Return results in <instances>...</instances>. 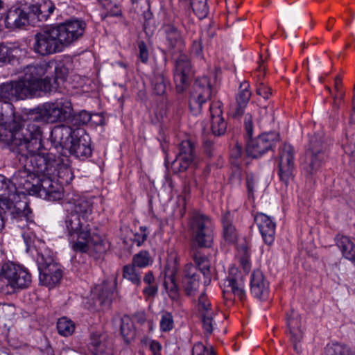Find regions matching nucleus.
<instances>
[{
	"label": "nucleus",
	"mask_w": 355,
	"mask_h": 355,
	"mask_svg": "<svg viewBox=\"0 0 355 355\" xmlns=\"http://www.w3.org/2000/svg\"><path fill=\"white\" fill-rule=\"evenodd\" d=\"M73 112L71 100L67 97L57 98L31 110L28 119L23 124L6 122L8 127L15 132V140H29L28 146L32 152L40 150L42 146L41 125L63 122L69 119Z\"/></svg>",
	"instance_id": "nucleus-1"
},
{
	"label": "nucleus",
	"mask_w": 355,
	"mask_h": 355,
	"mask_svg": "<svg viewBox=\"0 0 355 355\" xmlns=\"http://www.w3.org/2000/svg\"><path fill=\"white\" fill-rule=\"evenodd\" d=\"M92 213V202L79 198L73 203L71 213L65 218V232L71 249L76 252H90L95 259H99L107 249L106 242L100 234L93 232L87 218Z\"/></svg>",
	"instance_id": "nucleus-2"
},
{
	"label": "nucleus",
	"mask_w": 355,
	"mask_h": 355,
	"mask_svg": "<svg viewBox=\"0 0 355 355\" xmlns=\"http://www.w3.org/2000/svg\"><path fill=\"white\" fill-rule=\"evenodd\" d=\"M19 153L17 158L21 168L10 178L15 193L19 196L35 195V187L40 182L41 173H52L55 171L56 155L52 153L32 152L28 146L29 140H17Z\"/></svg>",
	"instance_id": "nucleus-3"
},
{
	"label": "nucleus",
	"mask_w": 355,
	"mask_h": 355,
	"mask_svg": "<svg viewBox=\"0 0 355 355\" xmlns=\"http://www.w3.org/2000/svg\"><path fill=\"white\" fill-rule=\"evenodd\" d=\"M53 71V63L40 62L27 65L24 69V75L17 81L20 87L25 93L26 98H31L40 92L51 93L55 89V84L52 83V78L47 74Z\"/></svg>",
	"instance_id": "nucleus-4"
},
{
	"label": "nucleus",
	"mask_w": 355,
	"mask_h": 355,
	"mask_svg": "<svg viewBox=\"0 0 355 355\" xmlns=\"http://www.w3.org/2000/svg\"><path fill=\"white\" fill-rule=\"evenodd\" d=\"M17 81L3 83L0 85V101L4 105L0 106V139L5 138L13 139L15 140V132L10 130L8 124L15 122L21 124L19 116H16L15 108L10 101L24 100L26 98L24 89L20 87Z\"/></svg>",
	"instance_id": "nucleus-5"
},
{
	"label": "nucleus",
	"mask_w": 355,
	"mask_h": 355,
	"mask_svg": "<svg viewBox=\"0 0 355 355\" xmlns=\"http://www.w3.org/2000/svg\"><path fill=\"white\" fill-rule=\"evenodd\" d=\"M0 209L17 221L33 222L34 215L28 198L15 193L10 179L3 175H0Z\"/></svg>",
	"instance_id": "nucleus-6"
},
{
	"label": "nucleus",
	"mask_w": 355,
	"mask_h": 355,
	"mask_svg": "<svg viewBox=\"0 0 355 355\" xmlns=\"http://www.w3.org/2000/svg\"><path fill=\"white\" fill-rule=\"evenodd\" d=\"M32 283V275L23 266L11 261L4 263L0 270V292L12 295L28 288Z\"/></svg>",
	"instance_id": "nucleus-7"
},
{
	"label": "nucleus",
	"mask_w": 355,
	"mask_h": 355,
	"mask_svg": "<svg viewBox=\"0 0 355 355\" xmlns=\"http://www.w3.org/2000/svg\"><path fill=\"white\" fill-rule=\"evenodd\" d=\"M329 147L322 134L315 133L309 137L306 157L301 165L302 172L306 178L312 177L320 170L327 157Z\"/></svg>",
	"instance_id": "nucleus-8"
},
{
	"label": "nucleus",
	"mask_w": 355,
	"mask_h": 355,
	"mask_svg": "<svg viewBox=\"0 0 355 355\" xmlns=\"http://www.w3.org/2000/svg\"><path fill=\"white\" fill-rule=\"evenodd\" d=\"M192 249L211 248L214 242V227L211 218L200 212L193 213L189 221Z\"/></svg>",
	"instance_id": "nucleus-9"
},
{
	"label": "nucleus",
	"mask_w": 355,
	"mask_h": 355,
	"mask_svg": "<svg viewBox=\"0 0 355 355\" xmlns=\"http://www.w3.org/2000/svg\"><path fill=\"white\" fill-rule=\"evenodd\" d=\"M58 33L54 26L37 33L33 44L34 53L44 57L63 51L64 47L60 40Z\"/></svg>",
	"instance_id": "nucleus-10"
},
{
	"label": "nucleus",
	"mask_w": 355,
	"mask_h": 355,
	"mask_svg": "<svg viewBox=\"0 0 355 355\" xmlns=\"http://www.w3.org/2000/svg\"><path fill=\"white\" fill-rule=\"evenodd\" d=\"M279 140V135L277 132H267L257 137L248 138L246 143V154L252 159L261 158L270 150H273Z\"/></svg>",
	"instance_id": "nucleus-11"
},
{
	"label": "nucleus",
	"mask_w": 355,
	"mask_h": 355,
	"mask_svg": "<svg viewBox=\"0 0 355 355\" xmlns=\"http://www.w3.org/2000/svg\"><path fill=\"white\" fill-rule=\"evenodd\" d=\"M54 27L59 32L60 40L65 49L83 36L87 24L83 19L74 17L54 25Z\"/></svg>",
	"instance_id": "nucleus-12"
},
{
	"label": "nucleus",
	"mask_w": 355,
	"mask_h": 355,
	"mask_svg": "<svg viewBox=\"0 0 355 355\" xmlns=\"http://www.w3.org/2000/svg\"><path fill=\"white\" fill-rule=\"evenodd\" d=\"M295 149L290 144L285 143L279 148L277 175L286 186L295 177Z\"/></svg>",
	"instance_id": "nucleus-13"
},
{
	"label": "nucleus",
	"mask_w": 355,
	"mask_h": 355,
	"mask_svg": "<svg viewBox=\"0 0 355 355\" xmlns=\"http://www.w3.org/2000/svg\"><path fill=\"white\" fill-rule=\"evenodd\" d=\"M178 153L173 161L171 167L174 173L186 171L190 166L196 165L197 153L196 144L190 140L182 141L178 145Z\"/></svg>",
	"instance_id": "nucleus-14"
},
{
	"label": "nucleus",
	"mask_w": 355,
	"mask_h": 355,
	"mask_svg": "<svg viewBox=\"0 0 355 355\" xmlns=\"http://www.w3.org/2000/svg\"><path fill=\"white\" fill-rule=\"evenodd\" d=\"M212 88L209 78L205 76L197 78L189 98V108L193 114L200 113L202 105L210 100Z\"/></svg>",
	"instance_id": "nucleus-15"
},
{
	"label": "nucleus",
	"mask_w": 355,
	"mask_h": 355,
	"mask_svg": "<svg viewBox=\"0 0 355 355\" xmlns=\"http://www.w3.org/2000/svg\"><path fill=\"white\" fill-rule=\"evenodd\" d=\"M58 164V160L55 164V171L50 174L41 173L40 182L35 187V196L49 200L57 201L62 198L63 189L60 184L52 180L51 176L56 171V166Z\"/></svg>",
	"instance_id": "nucleus-16"
},
{
	"label": "nucleus",
	"mask_w": 355,
	"mask_h": 355,
	"mask_svg": "<svg viewBox=\"0 0 355 355\" xmlns=\"http://www.w3.org/2000/svg\"><path fill=\"white\" fill-rule=\"evenodd\" d=\"M71 155L85 160L92 154L91 138L83 128H75V137L71 140L69 148Z\"/></svg>",
	"instance_id": "nucleus-17"
},
{
	"label": "nucleus",
	"mask_w": 355,
	"mask_h": 355,
	"mask_svg": "<svg viewBox=\"0 0 355 355\" xmlns=\"http://www.w3.org/2000/svg\"><path fill=\"white\" fill-rule=\"evenodd\" d=\"M223 295L232 294L240 300L245 299L244 279L236 267L229 269L228 276L225 279L223 288Z\"/></svg>",
	"instance_id": "nucleus-18"
},
{
	"label": "nucleus",
	"mask_w": 355,
	"mask_h": 355,
	"mask_svg": "<svg viewBox=\"0 0 355 355\" xmlns=\"http://www.w3.org/2000/svg\"><path fill=\"white\" fill-rule=\"evenodd\" d=\"M191 72V64L188 57L181 54L175 60L173 72L174 82L178 93L184 91L189 83V77Z\"/></svg>",
	"instance_id": "nucleus-19"
},
{
	"label": "nucleus",
	"mask_w": 355,
	"mask_h": 355,
	"mask_svg": "<svg viewBox=\"0 0 355 355\" xmlns=\"http://www.w3.org/2000/svg\"><path fill=\"white\" fill-rule=\"evenodd\" d=\"M250 289L252 295L260 301H266L269 298L270 282L259 269L251 274Z\"/></svg>",
	"instance_id": "nucleus-20"
},
{
	"label": "nucleus",
	"mask_w": 355,
	"mask_h": 355,
	"mask_svg": "<svg viewBox=\"0 0 355 355\" xmlns=\"http://www.w3.org/2000/svg\"><path fill=\"white\" fill-rule=\"evenodd\" d=\"M286 320L290 334V340L293 344L295 351L299 353L301 350L299 343L303 338L301 316L297 311L291 310L286 313Z\"/></svg>",
	"instance_id": "nucleus-21"
},
{
	"label": "nucleus",
	"mask_w": 355,
	"mask_h": 355,
	"mask_svg": "<svg viewBox=\"0 0 355 355\" xmlns=\"http://www.w3.org/2000/svg\"><path fill=\"white\" fill-rule=\"evenodd\" d=\"M201 276H202V272L194 265L192 263L185 265L182 283L187 295L192 296L195 295L202 282Z\"/></svg>",
	"instance_id": "nucleus-22"
},
{
	"label": "nucleus",
	"mask_w": 355,
	"mask_h": 355,
	"mask_svg": "<svg viewBox=\"0 0 355 355\" xmlns=\"http://www.w3.org/2000/svg\"><path fill=\"white\" fill-rule=\"evenodd\" d=\"M259 230L266 244L270 245L274 243L275 236V221L263 213H257L254 218Z\"/></svg>",
	"instance_id": "nucleus-23"
},
{
	"label": "nucleus",
	"mask_w": 355,
	"mask_h": 355,
	"mask_svg": "<svg viewBox=\"0 0 355 355\" xmlns=\"http://www.w3.org/2000/svg\"><path fill=\"white\" fill-rule=\"evenodd\" d=\"M55 9V4L51 0H44L40 3L32 4L28 7V14L32 26L37 21H46Z\"/></svg>",
	"instance_id": "nucleus-24"
},
{
	"label": "nucleus",
	"mask_w": 355,
	"mask_h": 355,
	"mask_svg": "<svg viewBox=\"0 0 355 355\" xmlns=\"http://www.w3.org/2000/svg\"><path fill=\"white\" fill-rule=\"evenodd\" d=\"M3 19L6 28L10 29L21 28L27 24L32 25L28 12H25L19 7L7 9Z\"/></svg>",
	"instance_id": "nucleus-25"
},
{
	"label": "nucleus",
	"mask_w": 355,
	"mask_h": 355,
	"mask_svg": "<svg viewBox=\"0 0 355 355\" xmlns=\"http://www.w3.org/2000/svg\"><path fill=\"white\" fill-rule=\"evenodd\" d=\"M221 103L214 102L209 106L211 119V129L214 135L220 137L227 131V123L223 117Z\"/></svg>",
	"instance_id": "nucleus-26"
},
{
	"label": "nucleus",
	"mask_w": 355,
	"mask_h": 355,
	"mask_svg": "<svg viewBox=\"0 0 355 355\" xmlns=\"http://www.w3.org/2000/svg\"><path fill=\"white\" fill-rule=\"evenodd\" d=\"M198 311L202 318V327L205 333L210 335L213 332V315L211 303L205 293L198 298Z\"/></svg>",
	"instance_id": "nucleus-27"
},
{
	"label": "nucleus",
	"mask_w": 355,
	"mask_h": 355,
	"mask_svg": "<svg viewBox=\"0 0 355 355\" xmlns=\"http://www.w3.org/2000/svg\"><path fill=\"white\" fill-rule=\"evenodd\" d=\"M73 137H75V129L69 125H56L51 132V139L55 148H60L62 150Z\"/></svg>",
	"instance_id": "nucleus-28"
},
{
	"label": "nucleus",
	"mask_w": 355,
	"mask_h": 355,
	"mask_svg": "<svg viewBox=\"0 0 355 355\" xmlns=\"http://www.w3.org/2000/svg\"><path fill=\"white\" fill-rule=\"evenodd\" d=\"M199 249H193V259L196 264V268H198L199 271L202 272L203 277V284L205 286H207L211 282V264L209 259L204 254H202Z\"/></svg>",
	"instance_id": "nucleus-29"
},
{
	"label": "nucleus",
	"mask_w": 355,
	"mask_h": 355,
	"mask_svg": "<svg viewBox=\"0 0 355 355\" xmlns=\"http://www.w3.org/2000/svg\"><path fill=\"white\" fill-rule=\"evenodd\" d=\"M251 96L252 92L250 90L249 83L247 81L242 82L236 96V105L234 112V117H239L243 114Z\"/></svg>",
	"instance_id": "nucleus-30"
},
{
	"label": "nucleus",
	"mask_w": 355,
	"mask_h": 355,
	"mask_svg": "<svg viewBox=\"0 0 355 355\" xmlns=\"http://www.w3.org/2000/svg\"><path fill=\"white\" fill-rule=\"evenodd\" d=\"M336 246L341 252L342 256L349 260L355 266V244L349 237L337 234L335 237Z\"/></svg>",
	"instance_id": "nucleus-31"
},
{
	"label": "nucleus",
	"mask_w": 355,
	"mask_h": 355,
	"mask_svg": "<svg viewBox=\"0 0 355 355\" xmlns=\"http://www.w3.org/2000/svg\"><path fill=\"white\" fill-rule=\"evenodd\" d=\"M141 282L144 284L142 294L146 301L154 300L158 295L159 284L156 280L154 272L149 270L144 274Z\"/></svg>",
	"instance_id": "nucleus-32"
},
{
	"label": "nucleus",
	"mask_w": 355,
	"mask_h": 355,
	"mask_svg": "<svg viewBox=\"0 0 355 355\" xmlns=\"http://www.w3.org/2000/svg\"><path fill=\"white\" fill-rule=\"evenodd\" d=\"M62 278L61 268L46 269L39 271V280L42 285L49 288H53L58 285Z\"/></svg>",
	"instance_id": "nucleus-33"
},
{
	"label": "nucleus",
	"mask_w": 355,
	"mask_h": 355,
	"mask_svg": "<svg viewBox=\"0 0 355 355\" xmlns=\"http://www.w3.org/2000/svg\"><path fill=\"white\" fill-rule=\"evenodd\" d=\"M87 349L92 355H104L107 349L105 337L97 333L92 334Z\"/></svg>",
	"instance_id": "nucleus-34"
},
{
	"label": "nucleus",
	"mask_w": 355,
	"mask_h": 355,
	"mask_svg": "<svg viewBox=\"0 0 355 355\" xmlns=\"http://www.w3.org/2000/svg\"><path fill=\"white\" fill-rule=\"evenodd\" d=\"M223 227V237L225 241L234 243L237 238V232L233 225V216L230 211L225 213L221 218Z\"/></svg>",
	"instance_id": "nucleus-35"
},
{
	"label": "nucleus",
	"mask_w": 355,
	"mask_h": 355,
	"mask_svg": "<svg viewBox=\"0 0 355 355\" xmlns=\"http://www.w3.org/2000/svg\"><path fill=\"white\" fill-rule=\"evenodd\" d=\"M166 45L171 50L180 46L183 44V40L180 32L172 24H167L164 27Z\"/></svg>",
	"instance_id": "nucleus-36"
},
{
	"label": "nucleus",
	"mask_w": 355,
	"mask_h": 355,
	"mask_svg": "<svg viewBox=\"0 0 355 355\" xmlns=\"http://www.w3.org/2000/svg\"><path fill=\"white\" fill-rule=\"evenodd\" d=\"M181 6L185 9L191 7L193 13L200 19L205 18L209 13V7L207 0H187L180 1Z\"/></svg>",
	"instance_id": "nucleus-37"
},
{
	"label": "nucleus",
	"mask_w": 355,
	"mask_h": 355,
	"mask_svg": "<svg viewBox=\"0 0 355 355\" xmlns=\"http://www.w3.org/2000/svg\"><path fill=\"white\" fill-rule=\"evenodd\" d=\"M153 90L156 95H164L170 83L163 71H155L151 80Z\"/></svg>",
	"instance_id": "nucleus-38"
},
{
	"label": "nucleus",
	"mask_w": 355,
	"mask_h": 355,
	"mask_svg": "<svg viewBox=\"0 0 355 355\" xmlns=\"http://www.w3.org/2000/svg\"><path fill=\"white\" fill-rule=\"evenodd\" d=\"M164 287L168 293L169 298L173 301H178L180 298V289L175 279V272L171 271L166 273Z\"/></svg>",
	"instance_id": "nucleus-39"
},
{
	"label": "nucleus",
	"mask_w": 355,
	"mask_h": 355,
	"mask_svg": "<svg viewBox=\"0 0 355 355\" xmlns=\"http://www.w3.org/2000/svg\"><path fill=\"white\" fill-rule=\"evenodd\" d=\"M120 332L126 343L134 339L136 331L133 321L128 315H124L121 318Z\"/></svg>",
	"instance_id": "nucleus-40"
},
{
	"label": "nucleus",
	"mask_w": 355,
	"mask_h": 355,
	"mask_svg": "<svg viewBox=\"0 0 355 355\" xmlns=\"http://www.w3.org/2000/svg\"><path fill=\"white\" fill-rule=\"evenodd\" d=\"M37 264L39 271L61 268L60 265L55 261L53 256L49 251H44L38 254Z\"/></svg>",
	"instance_id": "nucleus-41"
},
{
	"label": "nucleus",
	"mask_w": 355,
	"mask_h": 355,
	"mask_svg": "<svg viewBox=\"0 0 355 355\" xmlns=\"http://www.w3.org/2000/svg\"><path fill=\"white\" fill-rule=\"evenodd\" d=\"M137 267L132 263L125 265L123 267V277L130 281L136 287L141 286V277L140 272L136 268Z\"/></svg>",
	"instance_id": "nucleus-42"
},
{
	"label": "nucleus",
	"mask_w": 355,
	"mask_h": 355,
	"mask_svg": "<svg viewBox=\"0 0 355 355\" xmlns=\"http://www.w3.org/2000/svg\"><path fill=\"white\" fill-rule=\"evenodd\" d=\"M325 355H355V351L347 345L334 343L327 345Z\"/></svg>",
	"instance_id": "nucleus-43"
},
{
	"label": "nucleus",
	"mask_w": 355,
	"mask_h": 355,
	"mask_svg": "<svg viewBox=\"0 0 355 355\" xmlns=\"http://www.w3.org/2000/svg\"><path fill=\"white\" fill-rule=\"evenodd\" d=\"M75 323L67 317H62L57 322L58 334L64 337H68L75 331Z\"/></svg>",
	"instance_id": "nucleus-44"
},
{
	"label": "nucleus",
	"mask_w": 355,
	"mask_h": 355,
	"mask_svg": "<svg viewBox=\"0 0 355 355\" xmlns=\"http://www.w3.org/2000/svg\"><path fill=\"white\" fill-rule=\"evenodd\" d=\"M153 263V259L147 250H141L135 254L132 259V264L139 268H146Z\"/></svg>",
	"instance_id": "nucleus-45"
},
{
	"label": "nucleus",
	"mask_w": 355,
	"mask_h": 355,
	"mask_svg": "<svg viewBox=\"0 0 355 355\" xmlns=\"http://www.w3.org/2000/svg\"><path fill=\"white\" fill-rule=\"evenodd\" d=\"M159 329L161 332H170L175 327L173 314L166 311L161 312Z\"/></svg>",
	"instance_id": "nucleus-46"
},
{
	"label": "nucleus",
	"mask_w": 355,
	"mask_h": 355,
	"mask_svg": "<svg viewBox=\"0 0 355 355\" xmlns=\"http://www.w3.org/2000/svg\"><path fill=\"white\" fill-rule=\"evenodd\" d=\"M55 76L52 78V83L55 84V89L53 92L57 90L59 85V80L64 82L69 73L68 68L63 63L57 64L53 68Z\"/></svg>",
	"instance_id": "nucleus-47"
},
{
	"label": "nucleus",
	"mask_w": 355,
	"mask_h": 355,
	"mask_svg": "<svg viewBox=\"0 0 355 355\" xmlns=\"http://www.w3.org/2000/svg\"><path fill=\"white\" fill-rule=\"evenodd\" d=\"M71 125L78 127L87 124L92 119V114L86 110H81L78 113L71 114Z\"/></svg>",
	"instance_id": "nucleus-48"
},
{
	"label": "nucleus",
	"mask_w": 355,
	"mask_h": 355,
	"mask_svg": "<svg viewBox=\"0 0 355 355\" xmlns=\"http://www.w3.org/2000/svg\"><path fill=\"white\" fill-rule=\"evenodd\" d=\"M103 9L104 12L101 14L103 19L107 17H119L122 15V11L119 6L112 1L106 3Z\"/></svg>",
	"instance_id": "nucleus-49"
},
{
	"label": "nucleus",
	"mask_w": 355,
	"mask_h": 355,
	"mask_svg": "<svg viewBox=\"0 0 355 355\" xmlns=\"http://www.w3.org/2000/svg\"><path fill=\"white\" fill-rule=\"evenodd\" d=\"M138 60L144 64H147L150 58V49L146 42L143 40L137 42Z\"/></svg>",
	"instance_id": "nucleus-50"
},
{
	"label": "nucleus",
	"mask_w": 355,
	"mask_h": 355,
	"mask_svg": "<svg viewBox=\"0 0 355 355\" xmlns=\"http://www.w3.org/2000/svg\"><path fill=\"white\" fill-rule=\"evenodd\" d=\"M149 232L146 226H140L139 232H135L132 242L136 244L137 247H141L148 237Z\"/></svg>",
	"instance_id": "nucleus-51"
},
{
	"label": "nucleus",
	"mask_w": 355,
	"mask_h": 355,
	"mask_svg": "<svg viewBox=\"0 0 355 355\" xmlns=\"http://www.w3.org/2000/svg\"><path fill=\"white\" fill-rule=\"evenodd\" d=\"M192 355H216V354L211 346L206 347L201 342H198L192 348Z\"/></svg>",
	"instance_id": "nucleus-52"
},
{
	"label": "nucleus",
	"mask_w": 355,
	"mask_h": 355,
	"mask_svg": "<svg viewBox=\"0 0 355 355\" xmlns=\"http://www.w3.org/2000/svg\"><path fill=\"white\" fill-rule=\"evenodd\" d=\"M241 165L240 162L235 163V168L232 171L230 178L229 182L232 185L241 184L242 181V171L239 166Z\"/></svg>",
	"instance_id": "nucleus-53"
},
{
	"label": "nucleus",
	"mask_w": 355,
	"mask_h": 355,
	"mask_svg": "<svg viewBox=\"0 0 355 355\" xmlns=\"http://www.w3.org/2000/svg\"><path fill=\"white\" fill-rule=\"evenodd\" d=\"M191 54L198 59L203 58V47L200 38L193 41L191 46Z\"/></svg>",
	"instance_id": "nucleus-54"
},
{
	"label": "nucleus",
	"mask_w": 355,
	"mask_h": 355,
	"mask_svg": "<svg viewBox=\"0 0 355 355\" xmlns=\"http://www.w3.org/2000/svg\"><path fill=\"white\" fill-rule=\"evenodd\" d=\"M243 124L246 132V137H252L254 131V120L253 116L250 113L245 114Z\"/></svg>",
	"instance_id": "nucleus-55"
},
{
	"label": "nucleus",
	"mask_w": 355,
	"mask_h": 355,
	"mask_svg": "<svg viewBox=\"0 0 355 355\" xmlns=\"http://www.w3.org/2000/svg\"><path fill=\"white\" fill-rule=\"evenodd\" d=\"M111 291L107 289L105 285H103L98 293V298L101 300V304L109 303L111 301Z\"/></svg>",
	"instance_id": "nucleus-56"
},
{
	"label": "nucleus",
	"mask_w": 355,
	"mask_h": 355,
	"mask_svg": "<svg viewBox=\"0 0 355 355\" xmlns=\"http://www.w3.org/2000/svg\"><path fill=\"white\" fill-rule=\"evenodd\" d=\"M215 144L210 139H205L203 142V150L205 153L209 157H211L214 155L215 153Z\"/></svg>",
	"instance_id": "nucleus-57"
},
{
	"label": "nucleus",
	"mask_w": 355,
	"mask_h": 355,
	"mask_svg": "<svg viewBox=\"0 0 355 355\" xmlns=\"http://www.w3.org/2000/svg\"><path fill=\"white\" fill-rule=\"evenodd\" d=\"M256 93L264 99H268L271 95V89L263 83H260L257 87Z\"/></svg>",
	"instance_id": "nucleus-58"
},
{
	"label": "nucleus",
	"mask_w": 355,
	"mask_h": 355,
	"mask_svg": "<svg viewBox=\"0 0 355 355\" xmlns=\"http://www.w3.org/2000/svg\"><path fill=\"white\" fill-rule=\"evenodd\" d=\"M239 259H250L251 252L246 244L241 245L238 250Z\"/></svg>",
	"instance_id": "nucleus-59"
},
{
	"label": "nucleus",
	"mask_w": 355,
	"mask_h": 355,
	"mask_svg": "<svg viewBox=\"0 0 355 355\" xmlns=\"http://www.w3.org/2000/svg\"><path fill=\"white\" fill-rule=\"evenodd\" d=\"M243 151L242 148L238 145H236L232 150L231 153V159H232V164L233 165H235L236 162H240L239 161V159H240L242 156Z\"/></svg>",
	"instance_id": "nucleus-60"
},
{
	"label": "nucleus",
	"mask_w": 355,
	"mask_h": 355,
	"mask_svg": "<svg viewBox=\"0 0 355 355\" xmlns=\"http://www.w3.org/2000/svg\"><path fill=\"white\" fill-rule=\"evenodd\" d=\"M150 350L152 352V355H161L162 345L159 342L152 340L149 344Z\"/></svg>",
	"instance_id": "nucleus-61"
},
{
	"label": "nucleus",
	"mask_w": 355,
	"mask_h": 355,
	"mask_svg": "<svg viewBox=\"0 0 355 355\" xmlns=\"http://www.w3.org/2000/svg\"><path fill=\"white\" fill-rule=\"evenodd\" d=\"M246 187L249 197L253 195L254 187V180L252 175H248L246 177Z\"/></svg>",
	"instance_id": "nucleus-62"
},
{
	"label": "nucleus",
	"mask_w": 355,
	"mask_h": 355,
	"mask_svg": "<svg viewBox=\"0 0 355 355\" xmlns=\"http://www.w3.org/2000/svg\"><path fill=\"white\" fill-rule=\"evenodd\" d=\"M132 319L135 322L141 325L146 321V314L144 311L137 312L132 315Z\"/></svg>",
	"instance_id": "nucleus-63"
},
{
	"label": "nucleus",
	"mask_w": 355,
	"mask_h": 355,
	"mask_svg": "<svg viewBox=\"0 0 355 355\" xmlns=\"http://www.w3.org/2000/svg\"><path fill=\"white\" fill-rule=\"evenodd\" d=\"M178 19L181 21L182 23V25L185 28H187V26L189 25L190 24V21H191V19L190 17H189L188 14H187V11L186 10L185 11V13H179L178 16Z\"/></svg>",
	"instance_id": "nucleus-64"
}]
</instances>
